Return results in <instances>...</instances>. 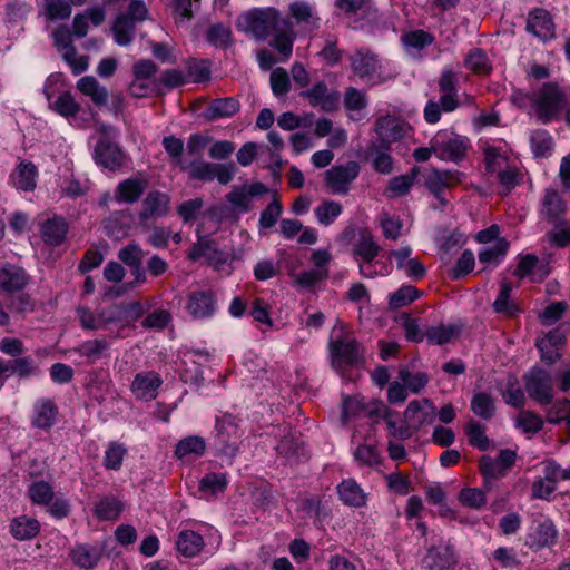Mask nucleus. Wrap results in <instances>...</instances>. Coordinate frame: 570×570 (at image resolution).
<instances>
[{
    "label": "nucleus",
    "instance_id": "nucleus-1",
    "mask_svg": "<svg viewBox=\"0 0 570 570\" xmlns=\"http://www.w3.org/2000/svg\"><path fill=\"white\" fill-rule=\"evenodd\" d=\"M380 252L381 246L376 244L372 233L366 228L361 229L353 244L352 254L362 277L374 278L390 273L389 265L377 259Z\"/></svg>",
    "mask_w": 570,
    "mask_h": 570
},
{
    "label": "nucleus",
    "instance_id": "nucleus-2",
    "mask_svg": "<svg viewBox=\"0 0 570 570\" xmlns=\"http://www.w3.org/2000/svg\"><path fill=\"white\" fill-rule=\"evenodd\" d=\"M458 77L452 69H443L439 78L441 97L439 101L430 100L424 108V119L429 124H436L441 112H452L460 106L458 99Z\"/></svg>",
    "mask_w": 570,
    "mask_h": 570
},
{
    "label": "nucleus",
    "instance_id": "nucleus-3",
    "mask_svg": "<svg viewBox=\"0 0 570 570\" xmlns=\"http://www.w3.org/2000/svg\"><path fill=\"white\" fill-rule=\"evenodd\" d=\"M284 26L285 18L273 8L253 9L243 12L237 19L238 29L258 40L266 39L275 28Z\"/></svg>",
    "mask_w": 570,
    "mask_h": 570
},
{
    "label": "nucleus",
    "instance_id": "nucleus-4",
    "mask_svg": "<svg viewBox=\"0 0 570 570\" xmlns=\"http://www.w3.org/2000/svg\"><path fill=\"white\" fill-rule=\"evenodd\" d=\"M564 104L566 95L562 89L554 82H546L534 92L532 111H529V115L547 125L560 115Z\"/></svg>",
    "mask_w": 570,
    "mask_h": 570
},
{
    "label": "nucleus",
    "instance_id": "nucleus-5",
    "mask_svg": "<svg viewBox=\"0 0 570 570\" xmlns=\"http://www.w3.org/2000/svg\"><path fill=\"white\" fill-rule=\"evenodd\" d=\"M435 406L429 399L411 401L405 411L404 420L406 425L400 426L393 436L400 440L410 439L416 433L424 424H432L435 420Z\"/></svg>",
    "mask_w": 570,
    "mask_h": 570
},
{
    "label": "nucleus",
    "instance_id": "nucleus-6",
    "mask_svg": "<svg viewBox=\"0 0 570 570\" xmlns=\"http://www.w3.org/2000/svg\"><path fill=\"white\" fill-rule=\"evenodd\" d=\"M524 390L529 397L541 406L552 403L554 397V380L552 374L540 367L532 366L522 376Z\"/></svg>",
    "mask_w": 570,
    "mask_h": 570
},
{
    "label": "nucleus",
    "instance_id": "nucleus-7",
    "mask_svg": "<svg viewBox=\"0 0 570 570\" xmlns=\"http://www.w3.org/2000/svg\"><path fill=\"white\" fill-rule=\"evenodd\" d=\"M430 145L441 160L459 163L465 157L470 141L464 136L440 131L431 139Z\"/></svg>",
    "mask_w": 570,
    "mask_h": 570
},
{
    "label": "nucleus",
    "instance_id": "nucleus-8",
    "mask_svg": "<svg viewBox=\"0 0 570 570\" xmlns=\"http://www.w3.org/2000/svg\"><path fill=\"white\" fill-rule=\"evenodd\" d=\"M330 353L332 366L337 371L363 362V348L353 337L345 336L330 342Z\"/></svg>",
    "mask_w": 570,
    "mask_h": 570
},
{
    "label": "nucleus",
    "instance_id": "nucleus-9",
    "mask_svg": "<svg viewBox=\"0 0 570 570\" xmlns=\"http://www.w3.org/2000/svg\"><path fill=\"white\" fill-rule=\"evenodd\" d=\"M158 66L149 59H141L132 66V80L128 91L135 98L150 96L156 90V75Z\"/></svg>",
    "mask_w": 570,
    "mask_h": 570
},
{
    "label": "nucleus",
    "instance_id": "nucleus-10",
    "mask_svg": "<svg viewBox=\"0 0 570 570\" xmlns=\"http://www.w3.org/2000/svg\"><path fill=\"white\" fill-rule=\"evenodd\" d=\"M360 165L356 161H347L344 165L333 166L325 171V184L333 194L345 195L350 185L357 178Z\"/></svg>",
    "mask_w": 570,
    "mask_h": 570
},
{
    "label": "nucleus",
    "instance_id": "nucleus-11",
    "mask_svg": "<svg viewBox=\"0 0 570 570\" xmlns=\"http://www.w3.org/2000/svg\"><path fill=\"white\" fill-rule=\"evenodd\" d=\"M186 312L194 320L209 318L217 309V297L212 289H199L188 294Z\"/></svg>",
    "mask_w": 570,
    "mask_h": 570
},
{
    "label": "nucleus",
    "instance_id": "nucleus-12",
    "mask_svg": "<svg viewBox=\"0 0 570 570\" xmlns=\"http://www.w3.org/2000/svg\"><path fill=\"white\" fill-rule=\"evenodd\" d=\"M353 72L364 81L372 80L381 69L379 56L368 48H356L348 57Z\"/></svg>",
    "mask_w": 570,
    "mask_h": 570
},
{
    "label": "nucleus",
    "instance_id": "nucleus-13",
    "mask_svg": "<svg viewBox=\"0 0 570 570\" xmlns=\"http://www.w3.org/2000/svg\"><path fill=\"white\" fill-rule=\"evenodd\" d=\"M239 438L238 420L230 413H223L216 416L215 442L224 452L234 450L236 440Z\"/></svg>",
    "mask_w": 570,
    "mask_h": 570
},
{
    "label": "nucleus",
    "instance_id": "nucleus-14",
    "mask_svg": "<svg viewBox=\"0 0 570 570\" xmlns=\"http://www.w3.org/2000/svg\"><path fill=\"white\" fill-rule=\"evenodd\" d=\"M169 205L170 197L167 193L151 189L142 199V205L140 212L138 213V218L141 223L163 218L168 215Z\"/></svg>",
    "mask_w": 570,
    "mask_h": 570
},
{
    "label": "nucleus",
    "instance_id": "nucleus-15",
    "mask_svg": "<svg viewBox=\"0 0 570 570\" xmlns=\"http://www.w3.org/2000/svg\"><path fill=\"white\" fill-rule=\"evenodd\" d=\"M59 409L55 400L40 397L35 401L31 411V425L35 429L48 431L57 422Z\"/></svg>",
    "mask_w": 570,
    "mask_h": 570
},
{
    "label": "nucleus",
    "instance_id": "nucleus-16",
    "mask_svg": "<svg viewBox=\"0 0 570 570\" xmlns=\"http://www.w3.org/2000/svg\"><path fill=\"white\" fill-rule=\"evenodd\" d=\"M268 193V188L261 181L234 188L226 195V200L238 212L247 213L252 209V198Z\"/></svg>",
    "mask_w": 570,
    "mask_h": 570
},
{
    "label": "nucleus",
    "instance_id": "nucleus-17",
    "mask_svg": "<svg viewBox=\"0 0 570 570\" xmlns=\"http://www.w3.org/2000/svg\"><path fill=\"white\" fill-rule=\"evenodd\" d=\"M301 96L307 99L312 107H320L323 111L335 110L340 101V94L328 89L325 81H317L312 88L302 91Z\"/></svg>",
    "mask_w": 570,
    "mask_h": 570
},
{
    "label": "nucleus",
    "instance_id": "nucleus-18",
    "mask_svg": "<svg viewBox=\"0 0 570 570\" xmlns=\"http://www.w3.org/2000/svg\"><path fill=\"white\" fill-rule=\"evenodd\" d=\"M147 186L148 180L142 175L131 176L117 185L114 199L119 204H135L140 199Z\"/></svg>",
    "mask_w": 570,
    "mask_h": 570
},
{
    "label": "nucleus",
    "instance_id": "nucleus-19",
    "mask_svg": "<svg viewBox=\"0 0 570 570\" xmlns=\"http://www.w3.org/2000/svg\"><path fill=\"white\" fill-rule=\"evenodd\" d=\"M94 157L98 165L110 170H115L124 164V154L119 146L106 138H100L97 142Z\"/></svg>",
    "mask_w": 570,
    "mask_h": 570
},
{
    "label": "nucleus",
    "instance_id": "nucleus-20",
    "mask_svg": "<svg viewBox=\"0 0 570 570\" xmlns=\"http://www.w3.org/2000/svg\"><path fill=\"white\" fill-rule=\"evenodd\" d=\"M375 132L384 147L400 140L404 135V125L397 118L386 115L375 122Z\"/></svg>",
    "mask_w": 570,
    "mask_h": 570
},
{
    "label": "nucleus",
    "instance_id": "nucleus-21",
    "mask_svg": "<svg viewBox=\"0 0 570 570\" xmlns=\"http://www.w3.org/2000/svg\"><path fill=\"white\" fill-rule=\"evenodd\" d=\"M161 383L163 380L158 373L154 371L141 372L136 374L131 383V391L138 399L153 400L156 397Z\"/></svg>",
    "mask_w": 570,
    "mask_h": 570
},
{
    "label": "nucleus",
    "instance_id": "nucleus-22",
    "mask_svg": "<svg viewBox=\"0 0 570 570\" xmlns=\"http://www.w3.org/2000/svg\"><path fill=\"white\" fill-rule=\"evenodd\" d=\"M338 499L347 507L362 508L366 505L367 494L356 482V480L348 478L344 479L336 487Z\"/></svg>",
    "mask_w": 570,
    "mask_h": 570
},
{
    "label": "nucleus",
    "instance_id": "nucleus-23",
    "mask_svg": "<svg viewBox=\"0 0 570 570\" xmlns=\"http://www.w3.org/2000/svg\"><path fill=\"white\" fill-rule=\"evenodd\" d=\"M29 283L26 271L12 264L0 266V288L4 292L22 291Z\"/></svg>",
    "mask_w": 570,
    "mask_h": 570
},
{
    "label": "nucleus",
    "instance_id": "nucleus-24",
    "mask_svg": "<svg viewBox=\"0 0 570 570\" xmlns=\"http://www.w3.org/2000/svg\"><path fill=\"white\" fill-rule=\"evenodd\" d=\"M38 168L28 160H22L10 175L12 185L22 191H32L37 186Z\"/></svg>",
    "mask_w": 570,
    "mask_h": 570
},
{
    "label": "nucleus",
    "instance_id": "nucleus-25",
    "mask_svg": "<svg viewBox=\"0 0 570 570\" xmlns=\"http://www.w3.org/2000/svg\"><path fill=\"white\" fill-rule=\"evenodd\" d=\"M132 224V215L129 210L111 213L104 222V228L109 237L121 239L128 235Z\"/></svg>",
    "mask_w": 570,
    "mask_h": 570
},
{
    "label": "nucleus",
    "instance_id": "nucleus-26",
    "mask_svg": "<svg viewBox=\"0 0 570 570\" xmlns=\"http://www.w3.org/2000/svg\"><path fill=\"white\" fill-rule=\"evenodd\" d=\"M289 13L297 26L312 31L320 27V17L313 6L305 1H296L289 4Z\"/></svg>",
    "mask_w": 570,
    "mask_h": 570
},
{
    "label": "nucleus",
    "instance_id": "nucleus-27",
    "mask_svg": "<svg viewBox=\"0 0 570 570\" xmlns=\"http://www.w3.org/2000/svg\"><path fill=\"white\" fill-rule=\"evenodd\" d=\"M527 30L540 39L552 38L554 26L549 12L544 9H534L530 12Z\"/></svg>",
    "mask_w": 570,
    "mask_h": 570
},
{
    "label": "nucleus",
    "instance_id": "nucleus-28",
    "mask_svg": "<svg viewBox=\"0 0 570 570\" xmlns=\"http://www.w3.org/2000/svg\"><path fill=\"white\" fill-rule=\"evenodd\" d=\"M41 525L36 518L19 515L13 518L9 524L10 534L19 541L31 540L40 532Z\"/></svg>",
    "mask_w": 570,
    "mask_h": 570
},
{
    "label": "nucleus",
    "instance_id": "nucleus-29",
    "mask_svg": "<svg viewBox=\"0 0 570 570\" xmlns=\"http://www.w3.org/2000/svg\"><path fill=\"white\" fill-rule=\"evenodd\" d=\"M567 205L560 193L553 188L544 189L540 214L550 222L558 220L566 212Z\"/></svg>",
    "mask_w": 570,
    "mask_h": 570
},
{
    "label": "nucleus",
    "instance_id": "nucleus-30",
    "mask_svg": "<svg viewBox=\"0 0 570 570\" xmlns=\"http://www.w3.org/2000/svg\"><path fill=\"white\" fill-rule=\"evenodd\" d=\"M41 237L47 245L60 246L67 236L68 225L62 217H52L42 223Z\"/></svg>",
    "mask_w": 570,
    "mask_h": 570
},
{
    "label": "nucleus",
    "instance_id": "nucleus-31",
    "mask_svg": "<svg viewBox=\"0 0 570 570\" xmlns=\"http://www.w3.org/2000/svg\"><path fill=\"white\" fill-rule=\"evenodd\" d=\"M240 109V104L233 97L218 98L212 100L205 108L204 116L208 120L228 118L236 115Z\"/></svg>",
    "mask_w": 570,
    "mask_h": 570
},
{
    "label": "nucleus",
    "instance_id": "nucleus-32",
    "mask_svg": "<svg viewBox=\"0 0 570 570\" xmlns=\"http://www.w3.org/2000/svg\"><path fill=\"white\" fill-rule=\"evenodd\" d=\"M459 181L458 173L450 170H432L425 178V186L443 204L442 191Z\"/></svg>",
    "mask_w": 570,
    "mask_h": 570
},
{
    "label": "nucleus",
    "instance_id": "nucleus-33",
    "mask_svg": "<svg viewBox=\"0 0 570 570\" xmlns=\"http://www.w3.org/2000/svg\"><path fill=\"white\" fill-rule=\"evenodd\" d=\"M101 557L102 549L98 546L78 544L70 551L72 562L85 569L96 567Z\"/></svg>",
    "mask_w": 570,
    "mask_h": 570
},
{
    "label": "nucleus",
    "instance_id": "nucleus-34",
    "mask_svg": "<svg viewBox=\"0 0 570 570\" xmlns=\"http://www.w3.org/2000/svg\"><path fill=\"white\" fill-rule=\"evenodd\" d=\"M77 89L89 97L96 106H104L108 100V90L92 76H86L77 81Z\"/></svg>",
    "mask_w": 570,
    "mask_h": 570
},
{
    "label": "nucleus",
    "instance_id": "nucleus-35",
    "mask_svg": "<svg viewBox=\"0 0 570 570\" xmlns=\"http://www.w3.org/2000/svg\"><path fill=\"white\" fill-rule=\"evenodd\" d=\"M272 35L274 36V39L271 42V46L274 47L284 57V59L289 58L293 51L295 38L292 22L285 18V26L275 28L272 31Z\"/></svg>",
    "mask_w": 570,
    "mask_h": 570
},
{
    "label": "nucleus",
    "instance_id": "nucleus-36",
    "mask_svg": "<svg viewBox=\"0 0 570 570\" xmlns=\"http://www.w3.org/2000/svg\"><path fill=\"white\" fill-rule=\"evenodd\" d=\"M109 343L104 338L85 341L76 351L88 364L109 357Z\"/></svg>",
    "mask_w": 570,
    "mask_h": 570
},
{
    "label": "nucleus",
    "instance_id": "nucleus-37",
    "mask_svg": "<svg viewBox=\"0 0 570 570\" xmlns=\"http://www.w3.org/2000/svg\"><path fill=\"white\" fill-rule=\"evenodd\" d=\"M204 546L203 537L193 530L180 531L176 541L178 552L186 558L197 556Z\"/></svg>",
    "mask_w": 570,
    "mask_h": 570
},
{
    "label": "nucleus",
    "instance_id": "nucleus-38",
    "mask_svg": "<svg viewBox=\"0 0 570 570\" xmlns=\"http://www.w3.org/2000/svg\"><path fill=\"white\" fill-rule=\"evenodd\" d=\"M454 564V558L449 548H431L423 559V566L428 570H450Z\"/></svg>",
    "mask_w": 570,
    "mask_h": 570
},
{
    "label": "nucleus",
    "instance_id": "nucleus-39",
    "mask_svg": "<svg viewBox=\"0 0 570 570\" xmlns=\"http://www.w3.org/2000/svg\"><path fill=\"white\" fill-rule=\"evenodd\" d=\"M512 292L511 282L504 279L500 284L499 294L493 302V309L498 314H502L508 317H514L520 313V308L514 304L510 297Z\"/></svg>",
    "mask_w": 570,
    "mask_h": 570
},
{
    "label": "nucleus",
    "instance_id": "nucleus-40",
    "mask_svg": "<svg viewBox=\"0 0 570 570\" xmlns=\"http://www.w3.org/2000/svg\"><path fill=\"white\" fill-rule=\"evenodd\" d=\"M463 65L468 70L479 76H489L492 71V62L481 48H472L466 53Z\"/></svg>",
    "mask_w": 570,
    "mask_h": 570
},
{
    "label": "nucleus",
    "instance_id": "nucleus-41",
    "mask_svg": "<svg viewBox=\"0 0 570 570\" xmlns=\"http://www.w3.org/2000/svg\"><path fill=\"white\" fill-rule=\"evenodd\" d=\"M390 146L373 144L367 148V155L372 159V166L380 174H391L393 170V158L390 154Z\"/></svg>",
    "mask_w": 570,
    "mask_h": 570
},
{
    "label": "nucleus",
    "instance_id": "nucleus-42",
    "mask_svg": "<svg viewBox=\"0 0 570 570\" xmlns=\"http://www.w3.org/2000/svg\"><path fill=\"white\" fill-rule=\"evenodd\" d=\"M9 370V376L17 375L20 379L38 376L41 372L39 365L31 356H19L12 360H6Z\"/></svg>",
    "mask_w": 570,
    "mask_h": 570
},
{
    "label": "nucleus",
    "instance_id": "nucleus-43",
    "mask_svg": "<svg viewBox=\"0 0 570 570\" xmlns=\"http://www.w3.org/2000/svg\"><path fill=\"white\" fill-rule=\"evenodd\" d=\"M322 43L321 49L317 52L318 57L327 65V66H336L341 59L343 51L338 49L337 42L338 38L336 35L325 33L321 36Z\"/></svg>",
    "mask_w": 570,
    "mask_h": 570
},
{
    "label": "nucleus",
    "instance_id": "nucleus-44",
    "mask_svg": "<svg viewBox=\"0 0 570 570\" xmlns=\"http://www.w3.org/2000/svg\"><path fill=\"white\" fill-rule=\"evenodd\" d=\"M199 0H167L166 6L170 10L176 24H185L194 18V7Z\"/></svg>",
    "mask_w": 570,
    "mask_h": 570
},
{
    "label": "nucleus",
    "instance_id": "nucleus-45",
    "mask_svg": "<svg viewBox=\"0 0 570 570\" xmlns=\"http://www.w3.org/2000/svg\"><path fill=\"white\" fill-rule=\"evenodd\" d=\"M531 150L535 158H547L552 154L554 141L544 129L534 130L530 137Z\"/></svg>",
    "mask_w": 570,
    "mask_h": 570
},
{
    "label": "nucleus",
    "instance_id": "nucleus-46",
    "mask_svg": "<svg viewBox=\"0 0 570 570\" xmlns=\"http://www.w3.org/2000/svg\"><path fill=\"white\" fill-rule=\"evenodd\" d=\"M343 207L340 203L331 199L322 200L315 208L316 220L322 226L332 225L342 214Z\"/></svg>",
    "mask_w": 570,
    "mask_h": 570
},
{
    "label": "nucleus",
    "instance_id": "nucleus-47",
    "mask_svg": "<svg viewBox=\"0 0 570 570\" xmlns=\"http://www.w3.org/2000/svg\"><path fill=\"white\" fill-rule=\"evenodd\" d=\"M480 473L483 478V485L488 490L491 489L492 482L505 475L504 469L500 463L489 455H483L479 463Z\"/></svg>",
    "mask_w": 570,
    "mask_h": 570
},
{
    "label": "nucleus",
    "instance_id": "nucleus-48",
    "mask_svg": "<svg viewBox=\"0 0 570 570\" xmlns=\"http://www.w3.org/2000/svg\"><path fill=\"white\" fill-rule=\"evenodd\" d=\"M558 530L551 520L541 522L533 534V546L537 549L549 548L557 542Z\"/></svg>",
    "mask_w": 570,
    "mask_h": 570
},
{
    "label": "nucleus",
    "instance_id": "nucleus-49",
    "mask_svg": "<svg viewBox=\"0 0 570 570\" xmlns=\"http://www.w3.org/2000/svg\"><path fill=\"white\" fill-rule=\"evenodd\" d=\"M206 39L215 48L226 49L233 43L232 30L220 22L214 23L208 28Z\"/></svg>",
    "mask_w": 570,
    "mask_h": 570
},
{
    "label": "nucleus",
    "instance_id": "nucleus-50",
    "mask_svg": "<svg viewBox=\"0 0 570 570\" xmlns=\"http://www.w3.org/2000/svg\"><path fill=\"white\" fill-rule=\"evenodd\" d=\"M471 410L476 416L491 420L495 413L494 400L485 392L475 393L471 400Z\"/></svg>",
    "mask_w": 570,
    "mask_h": 570
},
{
    "label": "nucleus",
    "instance_id": "nucleus-51",
    "mask_svg": "<svg viewBox=\"0 0 570 570\" xmlns=\"http://www.w3.org/2000/svg\"><path fill=\"white\" fill-rule=\"evenodd\" d=\"M353 456L360 466H367L371 469L377 468L382 462L381 454L377 448L373 444H360L355 449Z\"/></svg>",
    "mask_w": 570,
    "mask_h": 570
},
{
    "label": "nucleus",
    "instance_id": "nucleus-52",
    "mask_svg": "<svg viewBox=\"0 0 570 570\" xmlns=\"http://www.w3.org/2000/svg\"><path fill=\"white\" fill-rule=\"evenodd\" d=\"M421 296V292L412 285H402L397 291L390 294V309H399L404 307Z\"/></svg>",
    "mask_w": 570,
    "mask_h": 570
},
{
    "label": "nucleus",
    "instance_id": "nucleus-53",
    "mask_svg": "<svg viewBox=\"0 0 570 570\" xmlns=\"http://www.w3.org/2000/svg\"><path fill=\"white\" fill-rule=\"evenodd\" d=\"M122 508V503L115 497H104L96 503L95 514L100 520H115L120 515Z\"/></svg>",
    "mask_w": 570,
    "mask_h": 570
},
{
    "label": "nucleus",
    "instance_id": "nucleus-54",
    "mask_svg": "<svg viewBox=\"0 0 570 570\" xmlns=\"http://www.w3.org/2000/svg\"><path fill=\"white\" fill-rule=\"evenodd\" d=\"M126 454L127 448L124 444L117 441L109 442L104 455V468L114 471L120 470Z\"/></svg>",
    "mask_w": 570,
    "mask_h": 570
},
{
    "label": "nucleus",
    "instance_id": "nucleus-55",
    "mask_svg": "<svg viewBox=\"0 0 570 570\" xmlns=\"http://www.w3.org/2000/svg\"><path fill=\"white\" fill-rule=\"evenodd\" d=\"M470 445L480 451H487L491 441L485 435V426L479 422L470 421L464 428Z\"/></svg>",
    "mask_w": 570,
    "mask_h": 570
},
{
    "label": "nucleus",
    "instance_id": "nucleus-56",
    "mask_svg": "<svg viewBox=\"0 0 570 570\" xmlns=\"http://www.w3.org/2000/svg\"><path fill=\"white\" fill-rule=\"evenodd\" d=\"M543 425L542 417L530 410L521 411L515 419V426L528 434H537L543 429Z\"/></svg>",
    "mask_w": 570,
    "mask_h": 570
},
{
    "label": "nucleus",
    "instance_id": "nucleus-57",
    "mask_svg": "<svg viewBox=\"0 0 570 570\" xmlns=\"http://www.w3.org/2000/svg\"><path fill=\"white\" fill-rule=\"evenodd\" d=\"M205 441L200 436H188L178 442L175 454L178 459L188 455L200 456L205 452Z\"/></svg>",
    "mask_w": 570,
    "mask_h": 570
},
{
    "label": "nucleus",
    "instance_id": "nucleus-58",
    "mask_svg": "<svg viewBox=\"0 0 570 570\" xmlns=\"http://www.w3.org/2000/svg\"><path fill=\"white\" fill-rule=\"evenodd\" d=\"M71 12V4L65 0H49L43 4V13L49 21L66 20Z\"/></svg>",
    "mask_w": 570,
    "mask_h": 570
},
{
    "label": "nucleus",
    "instance_id": "nucleus-59",
    "mask_svg": "<svg viewBox=\"0 0 570 570\" xmlns=\"http://www.w3.org/2000/svg\"><path fill=\"white\" fill-rule=\"evenodd\" d=\"M187 82L200 83L210 79V68L206 60H191L186 67Z\"/></svg>",
    "mask_w": 570,
    "mask_h": 570
},
{
    "label": "nucleus",
    "instance_id": "nucleus-60",
    "mask_svg": "<svg viewBox=\"0 0 570 570\" xmlns=\"http://www.w3.org/2000/svg\"><path fill=\"white\" fill-rule=\"evenodd\" d=\"M28 493L32 503L38 505H48L53 500L52 487L46 481L31 483Z\"/></svg>",
    "mask_w": 570,
    "mask_h": 570
},
{
    "label": "nucleus",
    "instance_id": "nucleus-61",
    "mask_svg": "<svg viewBox=\"0 0 570 570\" xmlns=\"http://www.w3.org/2000/svg\"><path fill=\"white\" fill-rule=\"evenodd\" d=\"M551 406L546 411V420L550 424H559L562 421L568 423L570 414V400L561 399L552 401Z\"/></svg>",
    "mask_w": 570,
    "mask_h": 570
},
{
    "label": "nucleus",
    "instance_id": "nucleus-62",
    "mask_svg": "<svg viewBox=\"0 0 570 570\" xmlns=\"http://www.w3.org/2000/svg\"><path fill=\"white\" fill-rule=\"evenodd\" d=\"M435 37L424 30H414L402 36V42L407 48L422 50L434 42Z\"/></svg>",
    "mask_w": 570,
    "mask_h": 570
},
{
    "label": "nucleus",
    "instance_id": "nucleus-63",
    "mask_svg": "<svg viewBox=\"0 0 570 570\" xmlns=\"http://www.w3.org/2000/svg\"><path fill=\"white\" fill-rule=\"evenodd\" d=\"M399 321L407 341L420 343L425 338V333L421 331L417 318L412 317L407 313H402L399 316Z\"/></svg>",
    "mask_w": 570,
    "mask_h": 570
},
{
    "label": "nucleus",
    "instance_id": "nucleus-64",
    "mask_svg": "<svg viewBox=\"0 0 570 570\" xmlns=\"http://www.w3.org/2000/svg\"><path fill=\"white\" fill-rule=\"evenodd\" d=\"M509 248V243L501 238L498 239L493 246L484 247L479 252V261L481 263H499Z\"/></svg>",
    "mask_w": 570,
    "mask_h": 570
}]
</instances>
